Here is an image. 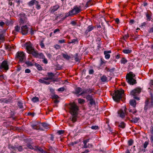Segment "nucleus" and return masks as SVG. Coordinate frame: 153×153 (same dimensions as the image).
<instances>
[{
  "label": "nucleus",
  "instance_id": "nucleus-37",
  "mask_svg": "<svg viewBox=\"0 0 153 153\" xmlns=\"http://www.w3.org/2000/svg\"><path fill=\"white\" fill-rule=\"evenodd\" d=\"M78 102L81 104H84L85 102V101L84 99L79 98L78 100Z\"/></svg>",
  "mask_w": 153,
  "mask_h": 153
},
{
  "label": "nucleus",
  "instance_id": "nucleus-6",
  "mask_svg": "<svg viewBox=\"0 0 153 153\" xmlns=\"http://www.w3.org/2000/svg\"><path fill=\"white\" fill-rule=\"evenodd\" d=\"M25 57V53L23 52L18 51L16 55V58L19 60V63L24 62Z\"/></svg>",
  "mask_w": 153,
  "mask_h": 153
},
{
  "label": "nucleus",
  "instance_id": "nucleus-13",
  "mask_svg": "<svg viewBox=\"0 0 153 153\" xmlns=\"http://www.w3.org/2000/svg\"><path fill=\"white\" fill-rule=\"evenodd\" d=\"M39 123H40L39 122H35L33 124H32L31 126L33 129L36 130H38L39 126H38V125Z\"/></svg>",
  "mask_w": 153,
  "mask_h": 153
},
{
  "label": "nucleus",
  "instance_id": "nucleus-43",
  "mask_svg": "<svg viewBox=\"0 0 153 153\" xmlns=\"http://www.w3.org/2000/svg\"><path fill=\"white\" fill-rule=\"evenodd\" d=\"M44 40H41L40 41V45L41 46V48H43L45 47V45L43 43Z\"/></svg>",
  "mask_w": 153,
  "mask_h": 153
},
{
  "label": "nucleus",
  "instance_id": "nucleus-28",
  "mask_svg": "<svg viewBox=\"0 0 153 153\" xmlns=\"http://www.w3.org/2000/svg\"><path fill=\"white\" fill-rule=\"evenodd\" d=\"M35 66L36 67L37 69L39 71H41L42 70V67L41 66V65L39 64L38 63H36L35 65Z\"/></svg>",
  "mask_w": 153,
  "mask_h": 153
},
{
  "label": "nucleus",
  "instance_id": "nucleus-62",
  "mask_svg": "<svg viewBox=\"0 0 153 153\" xmlns=\"http://www.w3.org/2000/svg\"><path fill=\"white\" fill-rule=\"evenodd\" d=\"M27 148L31 149H32L33 148L32 145H30V144H27Z\"/></svg>",
  "mask_w": 153,
  "mask_h": 153
},
{
  "label": "nucleus",
  "instance_id": "nucleus-60",
  "mask_svg": "<svg viewBox=\"0 0 153 153\" xmlns=\"http://www.w3.org/2000/svg\"><path fill=\"white\" fill-rule=\"evenodd\" d=\"M94 73V71L93 69H90L89 71V74H93Z\"/></svg>",
  "mask_w": 153,
  "mask_h": 153
},
{
  "label": "nucleus",
  "instance_id": "nucleus-31",
  "mask_svg": "<svg viewBox=\"0 0 153 153\" xmlns=\"http://www.w3.org/2000/svg\"><path fill=\"white\" fill-rule=\"evenodd\" d=\"M119 127L124 128L125 127V124L124 122H121L118 126Z\"/></svg>",
  "mask_w": 153,
  "mask_h": 153
},
{
  "label": "nucleus",
  "instance_id": "nucleus-23",
  "mask_svg": "<svg viewBox=\"0 0 153 153\" xmlns=\"http://www.w3.org/2000/svg\"><path fill=\"white\" fill-rule=\"evenodd\" d=\"M39 81L40 83H44L47 85H49L50 84V82L46 81L44 80L41 79H39Z\"/></svg>",
  "mask_w": 153,
  "mask_h": 153
},
{
  "label": "nucleus",
  "instance_id": "nucleus-35",
  "mask_svg": "<svg viewBox=\"0 0 153 153\" xmlns=\"http://www.w3.org/2000/svg\"><path fill=\"white\" fill-rule=\"evenodd\" d=\"M127 62V60L125 58H123L120 60L121 63L123 64H125Z\"/></svg>",
  "mask_w": 153,
  "mask_h": 153
},
{
  "label": "nucleus",
  "instance_id": "nucleus-25",
  "mask_svg": "<svg viewBox=\"0 0 153 153\" xmlns=\"http://www.w3.org/2000/svg\"><path fill=\"white\" fill-rule=\"evenodd\" d=\"M101 80L102 82H105L107 81V78L105 75H103L101 78Z\"/></svg>",
  "mask_w": 153,
  "mask_h": 153
},
{
  "label": "nucleus",
  "instance_id": "nucleus-27",
  "mask_svg": "<svg viewBox=\"0 0 153 153\" xmlns=\"http://www.w3.org/2000/svg\"><path fill=\"white\" fill-rule=\"evenodd\" d=\"M31 100L33 102H36L39 101V98L38 97H34Z\"/></svg>",
  "mask_w": 153,
  "mask_h": 153
},
{
  "label": "nucleus",
  "instance_id": "nucleus-39",
  "mask_svg": "<svg viewBox=\"0 0 153 153\" xmlns=\"http://www.w3.org/2000/svg\"><path fill=\"white\" fill-rule=\"evenodd\" d=\"M82 92L80 94L79 96V95H82L83 96V94L85 93H88L87 89H85L83 90H82Z\"/></svg>",
  "mask_w": 153,
  "mask_h": 153
},
{
  "label": "nucleus",
  "instance_id": "nucleus-56",
  "mask_svg": "<svg viewBox=\"0 0 153 153\" xmlns=\"http://www.w3.org/2000/svg\"><path fill=\"white\" fill-rule=\"evenodd\" d=\"M129 37V35L128 34L125 35L123 36L124 39L126 40Z\"/></svg>",
  "mask_w": 153,
  "mask_h": 153
},
{
  "label": "nucleus",
  "instance_id": "nucleus-1",
  "mask_svg": "<svg viewBox=\"0 0 153 153\" xmlns=\"http://www.w3.org/2000/svg\"><path fill=\"white\" fill-rule=\"evenodd\" d=\"M69 108V112L71 114L70 119L73 123H74L77 121L78 107L74 102H73L70 103Z\"/></svg>",
  "mask_w": 153,
  "mask_h": 153
},
{
  "label": "nucleus",
  "instance_id": "nucleus-36",
  "mask_svg": "<svg viewBox=\"0 0 153 153\" xmlns=\"http://www.w3.org/2000/svg\"><path fill=\"white\" fill-rule=\"evenodd\" d=\"M146 20L148 21H150L151 19V16L147 13H146Z\"/></svg>",
  "mask_w": 153,
  "mask_h": 153
},
{
  "label": "nucleus",
  "instance_id": "nucleus-52",
  "mask_svg": "<svg viewBox=\"0 0 153 153\" xmlns=\"http://www.w3.org/2000/svg\"><path fill=\"white\" fill-rule=\"evenodd\" d=\"M19 151H22L23 150V148L22 146H19V147L16 148Z\"/></svg>",
  "mask_w": 153,
  "mask_h": 153
},
{
  "label": "nucleus",
  "instance_id": "nucleus-22",
  "mask_svg": "<svg viewBox=\"0 0 153 153\" xmlns=\"http://www.w3.org/2000/svg\"><path fill=\"white\" fill-rule=\"evenodd\" d=\"M131 50L129 49H124L122 51L125 54H128L131 53L132 52Z\"/></svg>",
  "mask_w": 153,
  "mask_h": 153
},
{
  "label": "nucleus",
  "instance_id": "nucleus-46",
  "mask_svg": "<svg viewBox=\"0 0 153 153\" xmlns=\"http://www.w3.org/2000/svg\"><path fill=\"white\" fill-rule=\"evenodd\" d=\"M35 30H33L32 28H31L30 30V34L31 35H33L34 33L35 32H36Z\"/></svg>",
  "mask_w": 153,
  "mask_h": 153
},
{
  "label": "nucleus",
  "instance_id": "nucleus-5",
  "mask_svg": "<svg viewBox=\"0 0 153 153\" xmlns=\"http://www.w3.org/2000/svg\"><path fill=\"white\" fill-rule=\"evenodd\" d=\"M24 45L28 53L33 55V52L36 51L32 46V44L30 42H27Z\"/></svg>",
  "mask_w": 153,
  "mask_h": 153
},
{
  "label": "nucleus",
  "instance_id": "nucleus-16",
  "mask_svg": "<svg viewBox=\"0 0 153 153\" xmlns=\"http://www.w3.org/2000/svg\"><path fill=\"white\" fill-rule=\"evenodd\" d=\"M36 1H37L36 0H32L27 3V4L30 7H32L36 4Z\"/></svg>",
  "mask_w": 153,
  "mask_h": 153
},
{
  "label": "nucleus",
  "instance_id": "nucleus-57",
  "mask_svg": "<svg viewBox=\"0 0 153 153\" xmlns=\"http://www.w3.org/2000/svg\"><path fill=\"white\" fill-rule=\"evenodd\" d=\"M54 48L56 49H58L60 48V46L59 45L56 44L54 45Z\"/></svg>",
  "mask_w": 153,
  "mask_h": 153
},
{
  "label": "nucleus",
  "instance_id": "nucleus-44",
  "mask_svg": "<svg viewBox=\"0 0 153 153\" xmlns=\"http://www.w3.org/2000/svg\"><path fill=\"white\" fill-rule=\"evenodd\" d=\"M25 63L27 66H32L33 65V64L30 61H26Z\"/></svg>",
  "mask_w": 153,
  "mask_h": 153
},
{
  "label": "nucleus",
  "instance_id": "nucleus-51",
  "mask_svg": "<svg viewBox=\"0 0 153 153\" xmlns=\"http://www.w3.org/2000/svg\"><path fill=\"white\" fill-rule=\"evenodd\" d=\"M64 132L65 131L64 130H59L57 131V133H58L59 134L61 135L63 134Z\"/></svg>",
  "mask_w": 153,
  "mask_h": 153
},
{
  "label": "nucleus",
  "instance_id": "nucleus-7",
  "mask_svg": "<svg viewBox=\"0 0 153 153\" xmlns=\"http://www.w3.org/2000/svg\"><path fill=\"white\" fill-rule=\"evenodd\" d=\"M81 10L80 7H79L77 6L74 7V9L69 11L68 16H72L79 13Z\"/></svg>",
  "mask_w": 153,
  "mask_h": 153
},
{
  "label": "nucleus",
  "instance_id": "nucleus-61",
  "mask_svg": "<svg viewBox=\"0 0 153 153\" xmlns=\"http://www.w3.org/2000/svg\"><path fill=\"white\" fill-rule=\"evenodd\" d=\"M87 92H88V93H92V92H93V91L92 90V89H87Z\"/></svg>",
  "mask_w": 153,
  "mask_h": 153
},
{
  "label": "nucleus",
  "instance_id": "nucleus-2",
  "mask_svg": "<svg viewBox=\"0 0 153 153\" xmlns=\"http://www.w3.org/2000/svg\"><path fill=\"white\" fill-rule=\"evenodd\" d=\"M135 76V74L131 72H130L126 75V80L130 85H133L137 83L136 80L133 78Z\"/></svg>",
  "mask_w": 153,
  "mask_h": 153
},
{
  "label": "nucleus",
  "instance_id": "nucleus-34",
  "mask_svg": "<svg viewBox=\"0 0 153 153\" xmlns=\"http://www.w3.org/2000/svg\"><path fill=\"white\" fill-rule=\"evenodd\" d=\"M36 149L39 151L41 153H44L45 152H46L44 151L42 148L39 146H37Z\"/></svg>",
  "mask_w": 153,
  "mask_h": 153
},
{
  "label": "nucleus",
  "instance_id": "nucleus-38",
  "mask_svg": "<svg viewBox=\"0 0 153 153\" xmlns=\"http://www.w3.org/2000/svg\"><path fill=\"white\" fill-rule=\"evenodd\" d=\"M92 0H89L88 1L86 4L85 5V7H88L89 5H91L92 4L91 3V1Z\"/></svg>",
  "mask_w": 153,
  "mask_h": 153
},
{
  "label": "nucleus",
  "instance_id": "nucleus-47",
  "mask_svg": "<svg viewBox=\"0 0 153 153\" xmlns=\"http://www.w3.org/2000/svg\"><path fill=\"white\" fill-rule=\"evenodd\" d=\"M76 57L75 58V60L76 62H80V59L79 58L77 57L78 54L76 53Z\"/></svg>",
  "mask_w": 153,
  "mask_h": 153
},
{
  "label": "nucleus",
  "instance_id": "nucleus-42",
  "mask_svg": "<svg viewBox=\"0 0 153 153\" xmlns=\"http://www.w3.org/2000/svg\"><path fill=\"white\" fill-rule=\"evenodd\" d=\"M71 41L69 42V44L75 43L76 42H78V41L77 39H73L71 40Z\"/></svg>",
  "mask_w": 153,
  "mask_h": 153
},
{
  "label": "nucleus",
  "instance_id": "nucleus-29",
  "mask_svg": "<svg viewBox=\"0 0 153 153\" xmlns=\"http://www.w3.org/2000/svg\"><path fill=\"white\" fill-rule=\"evenodd\" d=\"M42 126L45 128L48 129L49 128V125L46 123H42Z\"/></svg>",
  "mask_w": 153,
  "mask_h": 153
},
{
  "label": "nucleus",
  "instance_id": "nucleus-30",
  "mask_svg": "<svg viewBox=\"0 0 153 153\" xmlns=\"http://www.w3.org/2000/svg\"><path fill=\"white\" fill-rule=\"evenodd\" d=\"M84 98H86V99L88 100L89 101L91 99H92L93 97L90 95H88L85 96V97H84Z\"/></svg>",
  "mask_w": 153,
  "mask_h": 153
},
{
  "label": "nucleus",
  "instance_id": "nucleus-14",
  "mask_svg": "<svg viewBox=\"0 0 153 153\" xmlns=\"http://www.w3.org/2000/svg\"><path fill=\"white\" fill-rule=\"evenodd\" d=\"M111 53V51H105L104 52V54L105 55V57L106 59H108L110 58V55L109 54V53Z\"/></svg>",
  "mask_w": 153,
  "mask_h": 153
},
{
  "label": "nucleus",
  "instance_id": "nucleus-20",
  "mask_svg": "<svg viewBox=\"0 0 153 153\" xmlns=\"http://www.w3.org/2000/svg\"><path fill=\"white\" fill-rule=\"evenodd\" d=\"M82 91V89L80 87H77L75 89V91L74 92L75 94H78Z\"/></svg>",
  "mask_w": 153,
  "mask_h": 153
},
{
  "label": "nucleus",
  "instance_id": "nucleus-21",
  "mask_svg": "<svg viewBox=\"0 0 153 153\" xmlns=\"http://www.w3.org/2000/svg\"><path fill=\"white\" fill-rule=\"evenodd\" d=\"M93 29V27L92 25H89L87 28V29L85 31V33H87L88 32Z\"/></svg>",
  "mask_w": 153,
  "mask_h": 153
},
{
  "label": "nucleus",
  "instance_id": "nucleus-17",
  "mask_svg": "<svg viewBox=\"0 0 153 153\" xmlns=\"http://www.w3.org/2000/svg\"><path fill=\"white\" fill-rule=\"evenodd\" d=\"M47 75L50 80L53 79V77L55 76V74L52 72H48L47 73Z\"/></svg>",
  "mask_w": 153,
  "mask_h": 153
},
{
  "label": "nucleus",
  "instance_id": "nucleus-3",
  "mask_svg": "<svg viewBox=\"0 0 153 153\" xmlns=\"http://www.w3.org/2000/svg\"><path fill=\"white\" fill-rule=\"evenodd\" d=\"M124 93V91L122 89H120L115 91L113 96V100L116 102L119 101L121 98Z\"/></svg>",
  "mask_w": 153,
  "mask_h": 153
},
{
  "label": "nucleus",
  "instance_id": "nucleus-8",
  "mask_svg": "<svg viewBox=\"0 0 153 153\" xmlns=\"http://www.w3.org/2000/svg\"><path fill=\"white\" fill-rule=\"evenodd\" d=\"M4 70H7L9 69V66L6 60H4L0 65V71L2 69Z\"/></svg>",
  "mask_w": 153,
  "mask_h": 153
},
{
  "label": "nucleus",
  "instance_id": "nucleus-45",
  "mask_svg": "<svg viewBox=\"0 0 153 153\" xmlns=\"http://www.w3.org/2000/svg\"><path fill=\"white\" fill-rule=\"evenodd\" d=\"M151 106L152 107H153V94H151Z\"/></svg>",
  "mask_w": 153,
  "mask_h": 153
},
{
  "label": "nucleus",
  "instance_id": "nucleus-64",
  "mask_svg": "<svg viewBox=\"0 0 153 153\" xmlns=\"http://www.w3.org/2000/svg\"><path fill=\"white\" fill-rule=\"evenodd\" d=\"M150 139L151 143H153V134H152L150 136Z\"/></svg>",
  "mask_w": 153,
  "mask_h": 153
},
{
  "label": "nucleus",
  "instance_id": "nucleus-19",
  "mask_svg": "<svg viewBox=\"0 0 153 153\" xmlns=\"http://www.w3.org/2000/svg\"><path fill=\"white\" fill-rule=\"evenodd\" d=\"M118 114L120 115V116L122 118H123L125 117V113L122 110H120L118 111Z\"/></svg>",
  "mask_w": 153,
  "mask_h": 153
},
{
  "label": "nucleus",
  "instance_id": "nucleus-10",
  "mask_svg": "<svg viewBox=\"0 0 153 153\" xmlns=\"http://www.w3.org/2000/svg\"><path fill=\"white\" fill-rule=\"evenodd\" d=\"M141 89L140 88H137L132 90L130 93V94L134 96H136L141 92Z\"/></svg>",
  "mask_w": 153,
  "mask_h": 153
},
{
  "label": "nucleus",
  "instance_id": "nucleus-11",
  "mask_svg": "<svg viewBox=\"0 0 153 153\" xmlns=\"http://www.w3.org/2000/svg\"><path fill=\"white\" fill-rule=\"evenodd\" d=\"M21 32L23 35H25L28 33V28L26 25L22 26L21 27Z\"/></svg>",
  "mask_w": 153,
  "mask_h": 153
},
{
  "label": "nucleus",
  "instance_id": "nucleus-63",
  "mask_svg": "<svg viewBox=\"0 0 153 153\" xmlns=\"http://www.w3.org/2000/svg\"><path fill=\"white\" fill-rule=\"evenodd\" d=\"M30 72V70L29 69H27L25 71V72L26 73H29Z\"/></svg>",
  "mask_w": 153,
  "mask_h": 153
},
{
  "label": "nucleus",
  "instance_id": "nucleus-32",
  "mask_svg": "<svg viewBox=\"0 0 153 153\" xmlns=\"http://www.w3.org/2000/svg\"><path fill=\"white\" fill-rule=\"evenodd\" d=\"M139 120V118L134 117V118H132V120H131V121L134 123H137Z\"/></svg>",
  "mask_w": 153,
  "mask_h": 153
},
{
  "label": "nucleus",
  "instance_id": "nucleus-54",
  "mask_svg": "<svg viewBox=\"0 0 153 153\" xmlns=\"http://www.w3.org/2000/svg\"><path fill=\"white\" fill-rule=\"evenodd\" d=\"M106 129L107 130H108L109 131H107L108 133H110V132L112 131L111 129V128L109 125H108V127Z\"/></svg>",
  "mask_w": 153,
  "mask_h": 153
},
{
  "label": "nucleus",
  "instance_id": "nucleus-24",
  "mask_svg": "<svg viewBox=\"0 0 153 153\" xmlns=\"http://www.w3.org/2000/svg\"><path fill=\"white\" fill-rule=\"evenodd\" d=\"M62 56L65 59L67 60H69L71 58L70 56H68L67 54L62 53Z\"/></svg>",
  "mask_w": 153,
  "mask_h": 153
},
{
  "label": "nucleus",
  "instance_id": "nucleus-59",
  "mask_svg": "<svg viewBox=\"0 0 153 153\" xmlns=\"http://www.w3.org/2000/svg\"><path fill=\"white\" fill-rule=\"evenodd\" d=\"M150 131L151 134H153V126H151L150 128Z\"/></svg>",
  "mask_w": 153,
  "mask_h": 153
},
{
  "label": "nucleus",
  "instance_id": "nucleus-33",
  "mask_svg": "<svg viewBox=\"0 0 153 153\" xmlns=\"http://www.w3.org/2000/svg\"><path fill=\"white\" fill-rule=\"evenodd\" d=\"M129 112H131L133 114H135L137 112V110L135 108H134L133 110L131 109H129Z\"/></svg>",
  "mask_w": 153,
  "mask_h": 153
},
{
  "label": "nucleus",
  "instance_id": "nucleus-41",
  "mask_svg": "<svg viewBox=\"0 0 153 153\" xmlns=\"http://www.w3.org/2000/svg\"><path fill=\"white\" fill-rule=\"evenodd\" d=\"M36 8L37 9L39 10L41 8L40 5L39 4V1H37L36 3Z\"/></svg>",
  "mask_w": 153,
  "mask_h": 153
},
{
  "label": "nucleus",
  "instance_id": "nucleus-4",
  "mask_svg": "<svg viewBox=\"0 0 153 153\" xmlns=\"http://www.w3.org/2000/svg\"><path fill=\"white\" fill-rule=\"evenodd\" d=\"M19 23L20 25L28 24L29 22L25 14L21 13L19 15Z\"/></svg>",
  "mask_w": 153,
  "mask_h": 153
},
{
  "label": "nucleus",
  "instance_id": "nucleus-55",
  "mask_svg": "<svg viewBox=\"0 0 153 153\" xmlns=\"http://www.w3.org/2000/svg\"><path fill=\"white\" fill-rule=\"evenodd\" d=\"M91 128L92 129L97 130L98 128V127L97 126H92Z\"/></svg>",
  "mask_w": 153,
  "mask_h": 153
},
{
  "label": "nucleus",
  "instance_id": "nucleus-26",
  "mask_svg": "<svg viewBox=\"0 0 153 153\" xmlns=\"http://www.w3.org/2000/svg\"><path fill=\"white\" fill-rule=\"evenodd\" d=\"M89 101V103L90 105L89 106L90 107H91L92 106V105H93L95 104V101L94 100L93 98L91 100H90Z\"/></svg>",
  "mask_w": 153,
  "mask_h": 153
},
{
  "label": "nucleus",
  "instance_id": "nucleus-50",
  "mask_svg": "<svg viewBox=\"0 0 153 153\" xmlns=\"http://www.w3.org/2000/svg\"><path fill=\"white\" fill-rule=\"evenodd\" d=\"M65 88L64 87L60 88L58 89V91H63L65 90Z\"/></svg>",
  "mask_w": 153,
  "mask_h": 153
},
{
  "label": "nucleus",
  "instance_id": "nucleus-48",
  "mask_svg": "<svg viewBox=\"0 0 153 153\" xmlns=\"http://www.w3.org/2000/svg\"><path fill=\"white\" fill-rule=\"evenodd\" d=\"M4 39V36L2 34H0V42L3 41Z\"/></svg>",
  "mask_w": 153,
  "mask_h": 153
},
{
  "label": "nucleus",
  "instance_id": "nucleus-15",
  "mask_svg": "<svg viewBox=\"0 0 153 153\" xmlns=\"http://www.w3.org/2000/svg\"><path fill=\"white\" fill-rule=\"evenodd\" d=\"M129 103L130 105L132 106L133 107L135 108L136 107V101L134 100H130Z\"/></svg>",
  "mask_w": 153,
  "mask_h": 153
},
{
  "label": "nucleus",
  "instance_id": "nucleus-40",
  "mask_svg": "<svg viewBox=\"0 0 153 153\" xmlns=\"http://www.w3.org/2000/svg\"><path fill=\"white\" fill-rule=\"evenodd\" d=\"M18 106L20 108H23L22 103L20 101H19L18 104Z\"/></svg>",
  "mask_w": 153,
  "mask_h": 153
},
{
  "label": "nucleus",
  "instance_id": "nucleus-53",
  "mask_svg": "<svg viewBox=\"0 0 153 153\" xmlns=\"http://www.w3.org/2000/svg\"><path fill=\"white\" fill-rule=\"evenodd\" d=\"M148 144L149 143L148 142L146 141L145 142L144 144V149H146L147 147Z\"/></svg>",
  "mask_w": 153,
  "mask_h": 153
},
{
  "label": "nucleus",
  "instance_id": "nucleus-58",
  "mask_svg": "<svg viewBox=\"0 0 153 153\" xmlns=\"http://www.w3.org/2000/svg\"><path fill=\"white\" fill-rule=\"evenodd\" d=\"M59 97V96L56 94H54L52 96V98L53 99H57Z\"/></svg>",
  "mask_w": 153,
  "mask_h": 153
},
{
  "label": "nucleus",
  "instance_id": "nucleus-18",
  "mask_svg": "<svg viewBox=\"0 0 153 153\" xmlns=\"http://www.w3.org/2000/svg\"><path fill=\"white\" fill-rule=\"evenodd\" d=\"M20 30V27L18 25L16 26L15 27V30L13 31V33L15 35H16V32H19Z\"/></svg>",
  "mask_w": 153,
  "mask_h": 153
},
{
  "label": "nucleus",
  "instance_id": "nucleus-12",
  "mask_svg": "<svg viewBox=\"0 0 153 153\" xmlns=\"http://www.w3.org/2000/svg\"><path fill=\"white\" fill-rule=\"evenodd\" d=\"M59 8L60 6L58 4L54 6L52 8H51V13H53L55 11H57Z\"/></svg>",
  "mask_w": 153,
  "mask_h": 153
},
{
  "label": "nucleus",
  "instance_id": "nucleus-9",
  "mask_svg": "<svg viewBox=\"0 0 153 153\" xmlns=\"http://www.w3.org/2000/svg\"><path fill=\"white\" fill-rule=\"evenodd\" d=\"M36 58L43 59L45 56L42 53H38L37 51L33 52V55Z\"/></svg>",
  "mask_w": 153,
  "mask_h": 153
},
{
  "label": "nucleus",
  "instance_id": "nucleus-49",
  "mask_svg": "<svg viewBox=\"0 0 153 153\" xmlns=\"http://www.w3.org/2000/svg\"><path fill=\"white\" fill-rule=\"evenodd\" d=\"M133 143V141L132 140H129L128 141V146H130L132 145Z\"/></svg>",
  "mask_w": 153,
  "mask_h": 153
}]
</instances>
